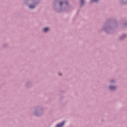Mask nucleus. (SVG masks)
Listing matches in <instances>:
<instances>
[{"label": "nucleus", "instance_id": "f257e3e1", "mask_svg": "<svg viewBox=\"0 0 127 127\" xmlns=\"http://www.w3.org/2000/svg\"><path fill=\"white\" fill-rule=\"evenodd\" d=\"M64 125H65V122H63L62 123L60 124H58L56 127H63V126H64Z\"/></svg>", "mask_w": 127, "mask_h": 127}, {"label": "nucleus", "instance_id": "f03ea898", "mask_svg": "<svg viewBox=\"0 0 127 127\" xmlns=\"http://www.w3.org/2000/svg\"><path fill=\"white\" fill-rule=\"evenodd\" d=\"M109 89L110 90H115V89H116V87L111 86L109 87Z\"/></svg>", "mask_w": 127, "mask_h": 127}, {"label": "nucleus", "instance_id": "7ed1b4c3", "mask_svg": "<svg viewBox=\"0 0 127 127\" xmlns=\"http://www.w3.org/2000/svg\"><path fill=\"white\" fill-rule=\"evenodd\" d=\"M49 29L48 28H44V31L45 32H46L48 31Z\"/></svg>", "mask_w": 127, "mask_h": 127}, {"label": "nucleus", "instance_id": "20e7f679", "mask_svg": "<svg viewBox=\"0 0 127 127\" xmlns=\"http://www.w3.org/2000/svg\"><path fill=\"white\" fill-rule=\"evenodd\" d=\"M98 1V0H92L91 2H97Z\"/></svg>", "mask_w": 127, "mask_h": 127}, {"label": "nucleus", "instance_id": "39448f33", "mask_svg": "<svg viewBox=\"0 0 127 127\" xmlns=\"http://www.w3.org/2000/svg\"><path fill=\"white\" fill-rule=\"evenodd\" d=\"M29 7L30 8H34L35 7L34 6H33V5H30Z\"/></svg>", "mask_w": 127, "mask_h": 127}, {"label": "nucleus", "instance_id": "423d86ee", "mask_svg": "<svg viewBox=\"0 0 127 127\" xmlns=\"http://www.w3.org/2000/svg\"><path fill=\"white\" fill-rule=\"evenodd\" d=\"M81 3L82 5L84 4V0H81Z\"/></svg>", "mask_w": 127, "mask_h": 127}, {"label": "nucleus", "instance_id": "0eeeda50", "mask_svg": "<svg viewBox=\"0 0 127 127\" xmlns=\"http://www.w3.org/2000/svg\"><path fill=\"white\" fill-rule=\"evenodd\" d=\"M59 4L60 5H62V2H60Z\"/></svg>", "mask_w": 127, "mask_h": 127}, {"label": "nucleus", "instance_id": "6e6552de", "mask_svg": "<svg viewBox=\"0 0 127 127\" xmlns=\"http://www.w3.org/2000/svg\"><path fill=\"white\" fill-rule=\"evenodd\" d=\"M113 81H111V83H113Z\"/></svg>", "mask_w": 127, "mask_h": 127}]
</instances>
